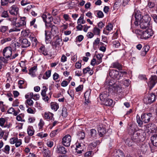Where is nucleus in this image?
Returning a JSON list of instances; mask_svg holds the SVG:
<instances>
[{
	"label": "nucleus",
	"mask_w": 157,
	"mask_h": 157,
	"mask_svg": "<svg viewBox=\"0 0 157 157\" xmlns=\"http://www.w3.org/2000/svg\"><path fill=\"white\" fill-rule=\"evenodd\" d=\"M42 17L45 23L46 27H49L50 25L52 24L51 23L53 20L52 16L48 13L47 15L46 14L42 15Z\"/></svg>",
	"instance_id": "5"
},
{
	"label": "nucleus",
	"mask_w": 157,
	"mask_h": 157,
	"mask_svg": "<svg viewBox=\"0 0 157 157\" xmlns=\"http://www.w3.org/2000/svg\"><path fill=\"white\" fill-rule=\"evenodd\" d=\"M31 3L30 1L28 0H22L21 2V4L22 6H24L28 4Z\"/></svg>",
	"instance_id": "48"
},
{
	"label": "nucleus",
	"mask_w": 157,
	"mask_h": 157,
	"mask_svg": "<svg viewBox=\"0 0 157 157\" xmlns=\"http://www.w3.org/2000/svg\"><path fill=\"white\" fill-rule=\"evenodd\" d=\"M52 45L56 48L57 47L62 46L63 43L61 38L57 37L56 40L55 41L52 42Z\"/></svg>",
	"instance_id": "12"
},
{
	"label": "nucleus",
	"mask_w": 157,
	"mask_h": 157,
	"mask_svg": "<svg viewBox=\"0 0 157 157\" xmlns=\"http://www.w3.org/2000/svg\"><path fill=\"white\" fill-rule=\"evenodd\" d=\"M67 149L62 146H59L57 147V152L61 154H65L67 153Z\"/></svg>",
	"instance_id": "22"
},
{
	"label": "nucleus",
	"mask_w": 157,
	"mask_h": 157,
	"mask_svg": "<svg viewBox=\"0 0 157 157\" xmlns=\"http://www.w3.org/2000/svg\"><path fill=\"white\" fill-rule=\"evenodd\" d=\"M100 30L96 27H94L93 29V32L95 35H100Z\"/></svg>",
	"instance_id": "49"
},
{
	"label": "nucleus",
	"mask_w": 157,
	"mask_h": 157,
	"mask_svg": "<svg viewBox=\"0 0 157 157\" xmlns=\"http://www.w3.org/2000/svg\"><path fill=\"white\" fill-rule=\"evenodd\" d=\"M1 17H3L6 18L8 16V13L7 11H4L2 13Z\"/></svg>",
	"instance_id": "55"
},
{
	"label": "nucleus",
	"mask_w": 157,
	"mask_h": 157,
	"mask_svg": "<svg viewBox=\"0 0 157 157\" xmlns=\"http://www.w3.org/2000/svg\"><path fill=\"white\" fill-rule=\"evenodd\" d=\"M151 142L154 146H157V135H154L151 138Z\"/></svg>",
	"instance_id": "28"
},
{
	"label": "nucleus",
	"mask_w": 157,
	"mask_h": 157,
	"mask_svg": "<svg viewBox=\"0 0 157 157\" xmlns=\"http://www.w3.org/2000/svg\"><path fill=\"white\" fill-rule=\"evenodd\" d=\"M44 125V122L42 119H40V122L38 124L39 129H41Z\"/></svg>",
	"instance_id": "63"
},
{
	"label": "nucleus",
	"mask_w": 157,
	"mask_h": 157,
	"mask_svg": "<svg viewBox=\"0 0 157 157\" xmlns=\"http://www.w3.org/2000/svg\"><path fill=\"white\" fill-rule=\"evenodd\" d=\"M141 13L140 11H137L135 12V17L136 20L141 21L142 17Z\"/></svg>",
	"instance_id": "32"
},
{
	"label": "nucleus",
	"mask_w": 157,
	"mask_h": 157,
	"mask_svg": "<svg viewBox=\"0 0 157 157\" xmlns=\"http://www.w3.org/2000/svg\"><path fill=\"white\" fill-rule=\"evenodd\" d=\"M27 112L29 113L34 114L35 113V109H32L31 108H28L27 110Z\"/></svg>",
	"instance_id": "57"
},
{
	"label": "nucleus",
	"mask_w": 157,
	"mask_h": 157,
	"mask_svg": "<svg viewBox=\"0 0 157 157\" xmlns=\"http://www.w3.org/2000/svg\"><path fill=\"white\" fill-rule=\"evenodd\" d=\"M67 115V109L65 107H63L62 109V116L64 117H66Z\"/></svg>",
	"instance_id": "51"
},
{
	"label": "nucleus",
	"mask_w": 157,
	"mask_h": 157,
	"mask_svg": "<svg viewBox=\"0 0 157 157\" xmlns=\"http://www.w3.org/2000/svg\"><path fill=\"white\" fill-rule=\"evenodd\" d=\"M140 135V133L138 131H134L131 136L132 140H133L134 142L136 141V140L138 139Z\"/></svg>",
	"instance_id": "21"
},
{
	"label": "nucleus",
	"mask_w": 157,
	"mask_h": 157,
	"mask_svg": "<svg viewBox=\"0 0 157 157\" xmlns=\"http://www.w3.org/2000/svg\"><path fill=\"white\" fill-rule=\"evenodd\" d=\"M92 152V151H89L86 152L85 155V156L86 157H91Z\"/></svg>",
	"instance_id": "64"
},
{
	"label": "nucleus",
	"mask_w": 157,
	"mask_h": 157,
	"mask_svg": "<svg viewBox=\"0 0 157 157\" xmlns=\"http://www.w3.org/2000/svg\"><path fill=\"white\" fill-rule=\"evenodd\" d=\"M19 101L17 99H16L13 101L12 106L13 107L18 106L19 104Z\"/></svg>",
	"instance_id": "61"
},
{
	"label": "nucleus",
	"mask_w": 157,
	"mask_h": 157,
	"mask_svg": "<svg viewBox=\"0 0 157 157\" xmlns=\"http://www.w3.org/2000/svg\"><path fill=\"white\" fill-rule=\"evenodd\" d=\"M42 153L44 157H50L52 155L51 151L47 148L43 149Z\"/></svg>",
	"instance_id": "20"
},
{
	"label": "nucleus",
	"mask_w": 157,
	"mask_h": 157,
	"mask_svg": "<svg viewBox=\"0 0 157 157\" xmlns=\"http://www.w3.org/2000/svg\"><path fill=\"white\" fill-rule=\"evenodd\" d=\"M133 142L132 139L131 140L129 139H128L126 140L125 143L128 146H131L133 144Z\"/></svg>",
	"instance_id": "47"
},
{
	"label": "nucleus",
	"mask_w": 157,
	"mask_h": 157,
	"mask_svg": "<svg viewBox=\"0 0 157 157\" xmlns=\"http://www.w3.org/2000/svg\"><path fill=\"white\" fill-rule=\"evenodd\" d=\"M10 150V147L8 145H6L4 148L2 150L3 151L5 152L6 154H8L9 153Z\"/></svg>",
	"instance_id": "46"
},
{
	"label": "nucleus",
	"mask_w": 157,
	"mask_h": 157,
	"mask_svg": "<svg viewBox=\"0 0 157 157\" xmlns=\"http://www.w3.org/2000/svg\"><path fill=\"white\" fill-rule=\"evenodd\" d=\"M22 144L21 140L20 139L17 140V141L15 143V146L16 147L20 146Z\"/></svg>",
	"instance_id": "62"
},
{
	"label": "nucleus",
	"mask_w": 157,
	"mask_h": 157,
	"mask_svg": "<svg viewBox=\"0 0 157 157\" xmlns=\"http://www.w3.org/2000/svg\"><path fill=\"white\" fill-rule=\"evenodd\" d=\"M36 66H34L31 68L29 70V74L33 76L35 75V72L37 70Z\"/></svg>",
	"instance_id": "31"
},
{
	"label": "nucleus",
	"mask_w": 157,
	"mask_h": 157,
	"mask_svg": "<svg viewBox=\"0 0 157 157\" xmlns=\"http://www.w3.org/2000/svg\"><path fill=\"white\" fill-rule=\"evenodd\" d=\"M148 149V146L147 144H144L141 147V150L143 153H145Z\"/></svg>",
	"instance_id": "38"
},
{
	"label": "nucleus",
	"mask_w": 157,
	"mask_h": 157,
	"mask_svg": "<svg viewBox=\"0 0 157 157\" xmlns=\"http://www.w3.org/2000/svg\"><path fill=\"white\" fill-rule=\"evenodd\" d=\"M103 56V54L101 53L98 54L96 55L97 64H98L102 62Z\"/></svg>",
	"instance_id": "29"
},
{
	"label": "nucleus",
	"mask_w": 157,
	"mask_h": 157,
	"mask_svg": "<svg viewBox=\"0 0 157 157\" xmlns=\"http://www.w3.org/2000/svg\"><path fill=\"white\" fill-rule=\"evenodd\" d=\"M12 48L10 46L5 47L3 50L2 54L3 56L6 58L8 59L10 58L12 54Z\"/></svg>",
	"instance_id": "7"
},
{
	"label": "nucleus",
	"mask_w": 157,
	"mask_h": 157,
	"mask_svg": "<svg viewBox=\"0 0 157 157\" xmlns=\"http://www.w3.org/2000/svg\"><path fill=\"white\" fill-rule=\"evenodd\" d=\"M113 26L111 24H109L106 26V28L104 29L103 31L104 34L108 35L109 32L113 29Z\"/></svg>",
	"instance_id": "15"
},
{
	"label": "nucleus",
	"mask_w": 157,
	"mask_h": 157,
	"mask_svg": "<svg viewBox=\"0 0 157 157\" xmlns=\"http://www.w3.org/2000/svg\"><path fill=\"white\" fill-rule=\"evenodd\" d=\"M8 29V27L7 26H1L0 27V31L3 33H4Z\"/></svg>",
	"instance_id": "52"
},
{
	"label": "nucleus",
	"mask_w": 157,
	"mask_h": 157,
	"mask_svg": "<svg viewBox=\"0 0 157 157\" xmlns=\"http://www.w3.org/2000/svg\"><path fill=\"white\" fill-rule=\"evenodd\" d=\"M155 96L153 93L147 94L143 99L144 103L146 104H151L155 100Z\"/></svg>",
	"instance_id": "4"
},
{
	"label": "nucleus",
	"mask_w": 157,
	"mask_h": 157,
	"mask_svg": "<svg viewBox=\"0 0 157 157\" xmlns=\"http://www.w3.org/2000/svg\"><path fill=\"white\" fill-rule=\"evenodd\" d=\"M113 46L115 48H118L120 45V43L117 40H114L113 42Z\"/></svg>",
	"instance_id": "54"
},
{
	"label": "nucleus",
	"mask_w": 157,
	"mask_h": 157,
	"mask_svg": "<svg viewBox=\"0 0 157 157\" xmlns=\"http://www.w3.org/2000/svg\"><path fill=\"white\" fill-rule=\"evenodd\" d=\"M127 72L124 71H119L116 70H109V76L113 79H121L124 75H126Z\"/></svg>",
	"instance_id": "2"
},
{
	"label": "nucleus",
	"mask_w": 157,
	"mask_h": 157,
	"mask_svg": "<svg viewBox=\"0 0 157 157\" xmlns=\"http://www.w3.org/2000/svg\"><path fill=\"white\" fill-rule=\"evenodd\" d=\"M105 101V105L106 106H110L113 104V100L111 99L107 98Z\"/></svg>",
	"instance_id": "36"
},
{
	"label": "nucleus",
	"mask_w": 157,
	"mask_h": 157,
	"mask_svg": "<svg viewBox=\"0 0 157 157\" xmlns=\"http://www.w3.org/2000/svg\"><path fill=\"white\" fill-rule=\"evenodd\" d=\"M135 33L137 35L138 37L141 39H147L152 35V32L150 29H148L145 31L136 30Z\"/></svg>",
	"instance_id": "1"
},
{
	"label": "nucleus",
	"mask_w": 157,
	"mask_h": 157,
	"mask_svg": "<svg viewBox=\"0 0 157 157\" xmlns=\"http://www.w3.org/2000/svg\"><path fill=\"white\" fill-rule=\"evenodd\" d=\"M48 88L46 86H44L43 89L42 90L41 92V95L42 96L43 99L45 101H48L49 99L51 98L52 93L50 92L49 93V97L46 94V92L47 91Z\"/></svg>",
	"instance_id": "9"
},
{
	"label": "nucleus",
	"mask_w": 157,
	"mask_h": 157,
	"mask_svg": "<svg viewBox=\"0 0 157 157\" xmlns=\"http://www.w3.org/2000/svg\"><path fill=\"white\" fill-rule=\"evenodd\" d=\"M37 136L40 137L41 138H42L47 137L48 136V134L47 133H44L43 134V132H41L38 133L37 134Z\"/></svg>",
	"instance_id": "56"
},
{
	"label": "nucleus",
	"mask_w": 157,
	"mask_h": 157,
	"mask_svg": "<svg viewBox=\"0 0 157 157\" xmlns=\"http://www.w3.org/2000/svg\"><path fill=\"white\" fill-rule=\"evenodd\" d=\"M13 26H15L16 28L20 29H22L23 26L19 22L16 23L15 21L13 22Z\"/></svg>",
	"instance_id": "41"
},
{
	"label": "nucleus",
	"mask_w": 157,
	"mask_h": 157,
	"mask_svg": "<svg viewBox=\"0 0 157 157\" xmlns=\"http://www.w3.org/2000/svg\"><path fill=\"white\" fill-rule=\"evenodd\" d=\"M12 39V37H9L3 39L1 40V42L2 44H3L4 43L10 41Z\"/></svg>",
	"instance_id": "44"
},
{
	"label": "nucleus",
	"mask_w": 157,
	"mask_h": 157,
	"mask_svg": "<svg viewBox=\"0 0 157 157\" xmlns=\"http://www.w3.org/2000/svg\"><path fill=\"white\" fill-rule=\"evenodd\" d=\"M27 132L29 136H33L34 133V131L33 127L32 126H29L27 128Z\"/></svg>",
	"instance_id": "33"
},
{
	"label": "nucleus",
	"mask_w": 157,
	"mask_h": 157,
	"mask_svg": "<svg viewBox=\"0 0 157 157\" xmlns=\"http://www.w3.org/2000/svg\"><path fill=\"white\" fill-rule=\"evenodd\" d=\"M78 136L80 139H83L85 137V133L83 132H80L78 133Z\"/></svg>",
	"instance_id": "60"
},
{
	"label": "nucleus",
	"mask_w": 157,
	"mask_h": 157,
	"mask_svg": "<svg viewBox=\"0 0 157 157\" xmlns=\"http://www.w3.org/2000/svg\"><path fill=\"white\" fill-rule=\"evenodd\" d=\"M150 47L147 45H144L142 48V50L145 52H147L149 49Z\"/></svg>",
	"instance_id": "59"
},
{
	"label": "nucleus",
	"mask_w": 157,
	"mask_h": 157,
	"mask_svg": "<svg viewBox=\"0 0 157 157\" xmlns=\"http://www.w3.org/2000/svg\"><path fill=\"white\" fill-rule=\"evenodd\" d=\"M53 114L50 112H45L44 114V117L47 119L50 120H53Z\"/></svg>",
	"instance_id": "17"
},
{
	"label": "nucleus",
	"mask_w": 157,
	"mask_h": 157,
	"mask_svg": "<svg viewBox=\"0 0 157 157\" xmlns=\"http://www.w3.org/2000/svg\"><path fill=\"white\" fill-rule=\"evenodd\" d=\"M19 8L16 5H13L9 10L10 13L12 15H17L18 13Z\"/></svg>",
	"instance_id": "10"
},
{
	"label": "nucleus",
	"mask_w": 157,
	"mask_h": 157,
	"mask_svg": "<svg viewBox=\"0 0 157 157\" xmlns=\"http://www.w3.org/2000/svg\"><path fill=\"white\" fill-rule=\"evenodd\" d=\"M90 90L86 91L84 94V97L85 98V103L87 104L90 102L89 98H90V94L91 93Z\"/></svg>",
	"instance_id": "18"
},
{
	"label": "nucleus",
	"mask_w": 157,
	"mask_h": 157,
	"mask_svg": "<svg viewBox=\"0 0 157 157\" xmlns=\"http://www.w3.org/2000/svg\"><path fill=\"white\" fill-rule=\"evenodd\" d=\"M95 13L96 14L97 17L99 18H102L104 16L103 13L100 10L96 11Z\"/></svg>",
	"instance_id": "39"
},
{
	"label": "nucleus",
	"mask_w": 157,
	"mask_h": 157,
	"mask_svg": "<svg viewBox=\"0 0 157 157\" xmlns=\"http://www.w3.org/2000/svg\"><path fill=\"white\" fill-rule=\"evenodd\" d=\"M51 70H49L46 71L43 76V78L44 79H47L51 76Z\"/></svg>",
	"instance_id": "34"
},
{
	"label": "nucleus",
	"mask_w": 157,
	"mask_h": 157,
	"mask_svg": "<svg viewBox=\"0 0 157 157\" xmlns=\"http://www.w3.org/2000/svg\"><path fill=\"white\" fill-rule=\"evenodd\" d=\"M98 132L99 133V135L100 137H101L105 134L106 132V130L105 128L103 127L100 126L98 128Z\"/></svg>",
	"instance_id": "16"
},
{
	"label": "nucleus",
	"mask_w": 157,
	"mask_h": 157,
	"mask_svg": "<svg viewBox=\"0 0 157 157\" xmlns=\"http://www.w3.org/2000/svg\"><path fill=\"white\" fill-rule=\"evenodd\" d=\"M33 93L31 92L29 93H28L27 94H26L25 97V98L26 99H31L33 98Z\"/></svg>",
	"instance_id": "53"
},
{
	"label": "nucleus",
	"mask_w": 157,
	"mask_h": 157,
	"mask_svg": "<svg viewBox=\"0 0 157 157\" xmlns=\"http://www.w3.org/2000/svg\"><path fill=\"white\" fill-rule=\"evenodd\" d=\"M85 23L86 21L84 20L83 15L82 14L78 20L77 24H83Z\"/></svg>",
	"instance_id": "37"
},
{
	"label": "nucleus",
	"mask_w": 157,
	"mask_h": 157,
	"mask_svg": "<svg viewBox=\"0 0 157 157\" xmlns=\"http://www.w3.org/2000/svg\"><path fill=\"white\" fill-rule=\"evenodd\" d=\"M29 37L32 42H33L34 43H35L36 44L37 43V40L35 37L33 35H30Z\"/></svg>",
	"instance_id": "50"
},
{
	"label": "nucleus",
	"mask_w": 157,
	"mask_h": 157,
	"mask_svg": "<svg viewBox=\"0 0 157 157\" xmlns=\"http://www.w3.org/2000/svg\"><path fill=\"white\" fill-rule=\"evenodd\" d=\"M157 82V78L156 77L152 76L151 77L148 83V85L150 90H151Z\"/></svg>",
	"instance_id": "11"
},
{
	"label": "nucleus",
	"mask_w": 157,
	"mask_h": 157,
	"mask_svg": "<svg viewBox=\"0 0 157 157\" xmlns=\"http://www.w3.org/2000/svg\"><path fill=\"white\" fill-rule=\"evenodd\" d=\"M62 144L64 146L69 147L71 140V136L69 134H67L64 136L62 139Z\"/></svg>",
	"instance_id": "6"
},
{
	"label": "nucleus",
	"mask_w": 157,
	"mask_h": 157,
	"mask_svg": "<svg viewBox=\"0 0 157 157\" xmlns=\"http://www.w3.org/2000/svg\"><path fill=\"white\" fill-rule=\"evenodd\" d=\"M15 0H1V5L2 6H7L10 3H13Z\"/></svg>",
	"instance_id": "26"
},
{
	"label": "nucleus",
	"mask_w": 157,
	"mask_h": 157,
	"mask_svg": "<svg viewBox=\"0 0 157 157\" xmlns=\"http://www.w3.org/2000/svg\"><path fill=\"white\" fill-rule=\"evenodd\" d=\"M59 132V130L57 129L52 131L50 133V135L51 137H53L56 135Z\"/></svg>",
	"instance_id": "45"
},
{
	"label": "nucleus",
	"mask_w": 157,
	"mask_h": 157,
	"mask_svg": "<svg viewBox=\"0 0 157 157\" xmlns=\"http://www.w3.org/2000/svg\"><path fill=\"white\" fill-rule=\"evenodd\" d=\"M26 17H21L20 19L18 22L23 27L26 24Z\"/></svg>",
	"instance_id": "40"
},
{
	"label": "nucleus",
	"mask_w": 157,
	"mask_h": 157,
	"mask_svg": "<svg viewBox=\"0 0 157 157\" xmlns=\"http://www.w3.org/2000/svg\"><path fill=\"white\" fill-rule=\"evenodd\" d=\"M6 119L4 118H0V126L2 127L9 128V127L8 126L7 124H6Z\"/></svg>",
	"instance_id": "23"
},
{
	"label": "nucleus",
	"mask_w": 157,
	"mask_h": 157,
	"mask_svg": "<svg viewBox=\"0 0 157 157\" xmlns=\"http://www.w3.org/2000/svg\"><path fill=\"white\" fill-rule=\"evenodd\" d=\"M152 117V114L151 113H144L142 114L141 117L144 123H147L150 121Z\"/></svg>",
	"instance_id": "8"
},
{
	"label": "nucleus",
	"mask_w": 157,
	"mask_h": 157,
	"mask_svg": "<svg viewBox=\"0 0 157 157\" xmlns=\"http://www.w3.org/2000/svg\"><path fill=\"white\" fill-rule=\"evenodd\" d=\"M136 118L137 122L138 124V126L140 127L141 126L143 122L142 120L140 119V117L138 114L137 115Z\"/></svg>",
	"instance_id": "42"
},
{
	"label": "nucleus",
	"mask_w": 157,
	"mask_h": 157,
	"mask_svg": "<svg viewBox=\"0 0 157 157\" xmlns=\"http://www.w3.org/2000/svg\"><path fill=\"white\" fill-rule=\"evenodd\" d=\"M21 44L22 47L25 48L29 46L30 45V43L27 39H24L21 42Z\"/></svg>",
	"instance_id": "19"
},
{
	"label": "nucleus",
	"mask_w": 157,
	"mask_h": 157,
	"mask_svg": "<svg viewBox=\"0 0 157 157\" xmlns=\"http://www.w3.org/2000/svg\"><path fill=\"white\" fill-rule=\"evenodd\" d=\"M97 136V131L95 129H92L90 130V137L91 138H94Z\"/></svg>",
	"instance_id": "30"
},
{
	"label": "nucleus",
	"mask_w": 157,
	"mask_h": 157,
	"mask_svg": "<svg viewBox=\"0 0 157 157\" xmlns=\"http://www.w3.org/2000/svg\"><path fill=\"white\" fill-rule=\"evenodd\" d=\"M51 109L54 111H56L59 108L58 104L55 102H52L50 103Z\"/></svg>",
	"instance_id": "27"
},
{
	"label": "nucleus",
	"mask_w": 157,
	"mask_h": 157,
	"mask_svg": "<svg viewBox=\"0 0 157 157\" xmlns=\"http://www.w3.org/2000/svg\"><path fill=\"white\" fill-rule=\"evenodd\" d=\"M150 19V17L147 15L143 16L140 22V28L143 29H145L148 28L149 25Z\"/></svg>",
	"instance_id": "3"
},
{
	"label": "nucleus",
	"mask_w": 157,
	"mask_h": 157,
	"mask_svg": "<svg viewBox=\"0 0 157 157\" xmlns=\"http://www.w3.org/2000/svg\"><path fill=\"white\" fill-rule=\"evenodd\" d=\"M113 91L114 93H120L122 92L123 91V88L120 86H117L116 84H114L113 86H112L111 88Z\"/></svg>",
	"instance_id": "14"
},
{
	"label": "nucleus",
	"mask_w": 157,
	"mask_h": 157,
	"mask_svg": "<svg viewBox=\"0 0 157 157\" xmlns=\"http://www.w3.org/2000/svg\"><path fill=\"white\" fill-rule=\"evenodd\" d=\"M46 28L50 30L51 33L53 35L56 34L58 32L57 27L52 24L50 25L49 27H46Z\"/></svg>",
	"instance_id": "13"
},
{
	"label": "nucleus",
	"mask_w": 157,
	"mask_h": 157,
	"mask_svg": "<svg viewBox=\"0 0 157 157\" xmlns=\"http://www.w3.org/2000/svg\"><path fill=\"white\" fill-rule=\"evenodd\" d=\"M155 6V4L152 2H149L147 7H148L149 8H153Z\"/></svg>",
	"instance_id": "58"
},
{
	"label": "nucleus",
	"mask_w": 157,
	"mask_h": 157,
	"mask_svg": "<svg viewBox=\"0 0 157 157\" xmlns=\"http://www.w3.org/2000/svg\"><path fill=\"white\" fill-rule=\"evenodd\" d=\"M34 102L31 99H28L25 101V104L26 105V106L27 108L29 106H33V105Z\"/></svg>",
	"instance_id": "35"
},
{
	"label": "nucleus",
	"mask_w": 157,
	"mask_h": 157,
	"mask_svg": "<svg viewBox=\"0 0 157 157\" xmlns=\"http://www.w3.org/2000/svg\"><path fill=\"white\" fill-rule=\"evenodd\" d=\"M39 51L44 56L48 55V52L44 46H42L40 47L39 49Z\"/></svg>",
	"instance_id": "25"
},
{
	"label": "nucleus",
	"mask_w": 157,
	"mask_h": 157,
	"mask_svg": "<svg viewBox=\"0 0 157 157\" xmlns=\"http://www.w3.org/2000/svg\"><path fill=\"white\" fill-rule=\"evenodd\" d=\"M107 94L106 93H104L101 94L100 95V99L102 101H105V100L107 99Z\"/></svg>",
	"instance_id": "43"
},
{
	"label": "nucleus",
	"mask_w": 157,
	"mask_h": 157,
	"mask_svg": "<svg viewBox=\"0 0 157 157\" xmlns=\"http://www.w3.org/2000/svg\"><path fill=\"white\" fill-rule=\"evenodd\" d=\"M112 67L113 68H117L119 70H122V66L119 62H116L112 64Z\"/></svg>",
	"instance_id": "24"
}]
</instances>
